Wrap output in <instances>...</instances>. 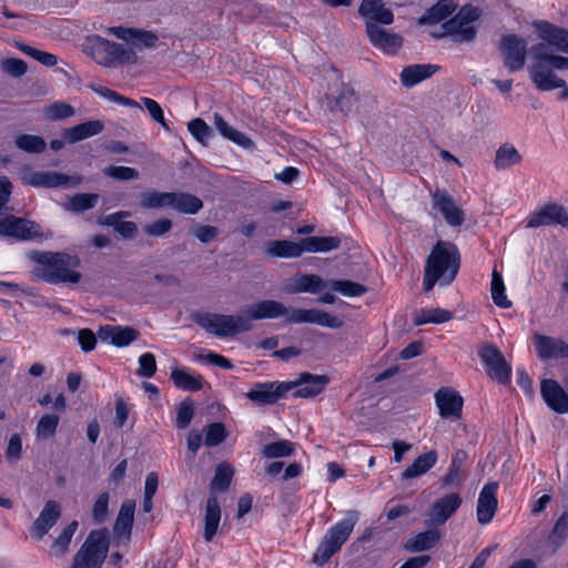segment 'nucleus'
Segmentation results:
<instances>
[{"instance_id":"f257e3e1","label":"nucleus","mask_w":568,"mask_h":568,"mask_svg":"<svg viewBox=\"0 0 568 568\" xmlns=\"http://www.w3.org/2000/svg\"><path fill=\"white\" fill-rule=\"evenodd\" d=\"M248 324L253 321L285 318L288 324L312 323L329 328H339L343 321L321 310L288 308L275 300H262L242 308Z\"/></svg>"},{"instance_id":"f03ea898","label":"nucleus","mask_w":568,"mask_h":568,"mask_svg":"<svg viewBox=\"0 0 568 568\" xmlns=\"http://www.w3.org/2000/svg\"><path fill=\"white\" fill-rule=\"evenodd\" d=\"M29 257L38 264L33 274L39 280L50 284H77L81 281L82 275L77 271L81 261L77 255L32 251Z\"/></svg>"},{"instance_id":"7ed1b4c3","label":"nucleus","mask_w":568,"mask_h":568,"mask_svg":"<svg viewBox=\"0 0 568 568\" xmlns=\"http://www.w3.org/2000/svg\"><path fill=\"white\" fill-rule=\"evenodd\" d=\"M460 267V254L452 242L438 241L426 260L424 270V290L429 292L437 282L450 284Z\"/></svg>"},{"instance_id":"20e7f679","label":"nucleus","mask_w":568,"mask_h":568,"mask_svg":"<svg viewBox=\"0 0 568 568\" xmlns=\"http://www.w3.org/2000/svg\"><path fill=\"white\" fill-rule=\"evenodd\" d=\"M356 510H348L343 520L334 525L324 536L314 555V562L326 564L346 542L358 520Z\"/></svg>"},{"instance_id":"39448f33","label":"nucleus","mask_w":568,"mask_h":568,"mask_svg":"<svg viewBox=\"0 0 568 568\" xmlns=\"http://www.w3.org/2000/svg\"><path fill=\"white\" fill-rule=\"evenodd\" d=\"M194 322L207 333L217 337H233L248 332L253 325L244 318L242 311L237 315L202 313L193 316Z\"/></svg>"},{"instance_id":"423d86ee","label":"nucleus","mask_w":568,"mask_h":568,"mask_svg":"<svg viewBox=\"0 0 568 568\" xmlns=\"http://www.w3.org/2000/svg\"><path fill=\"white\" fill-rule=\"evenodd\" d=\"M91 43V57L101 65L114 67L115 62L121 64H135L138 55L134 49L128 44H121L106 40L100 36L89 38Z\"/></svg>"},{"instance_id":"0eeeda50","label":"nucleus","mask_w":568,"mask_h":568,"mask_svg":"<svg viewBox=\"0 0 568 568\" xmlns=\"http://www.w3.org/2000/svg\"><path fill=\"white\" fill-rule=\"evenodd\" d=\"M109 550L105 529L93 530L73 557L70 568H101Z\"/></svg>"},{"instance_id":"6e6552de","label":"nucleus","mask_w":568,"mask_h":568,"mask_svg":"<svg viewBox=\"0 0 568 568\" xmlns=\"http://www.w3.org/2000/svg\"><path fill=\"white\" fill-rule=\"evenodd\" d=\"M478 355L488 368V375L499 384L507 385L511 377V367L503 353L494 344H484Z\"/></svg>"},{"instance_id":"1a4fd4ad","label":"nucleus","mask_w":568,"mask_h":568,"mask_svg":"<svg viewBox=\"0 0 568 568\" xmlns=\"http://www.w3.org/2000/svg\"><path fill=\"white\" fill-rule=\"evenodd\" d=\"M498 49L503 57L504 65L509 72H515L524 68L527 55V42L517 34L504 36Z\"/></svg>"},{"instance_id":"9d476101","label":"nucleus","mask_w":568,"mask_h":568,"mask_svg":"<svg viewBox=\"0 0 568 568\" xmlns=\"http://www.w3.org/2000/svg\"><path fill=\"white\" fill-rule=\"evenodd\" d=\"M293 388L294 384L284 382L256 383L245 393V397L257 406H267L284 398Z\"/></svg>"},{"instance_id":"9b49d317","label":"nucleus","mask_w":568,"mask_h":568,"mask_svg":"<svg viewBox=\"0 0 568 568\" xmlns=\"http://www.w3.org/2000/svg\"><path fill=\"white\" fill-rule=\"evenodd\" d=\"M328 383L327 375H314L307 372L301 373L296 381L284 382V384H294L292 390L296 398H312L321 394Z\"/></svg>"},{"instance_id":"f8f14e48","label":"nucleus","mask_w":568,"mask_h":568,"mask_svg":"<svg viewBox=\"0 0 568 568\" xmlns=\"http://www.w3.org/2000/svg\"><path fill=\"white\" fill-rule=\"evenodd\" d=\"M549 224L568 226V213L562 205L557 203L544 205L529 216L526 226L536 229Z\"/></svg>"},{"instance_id":"ddd939ff","label":"nucleus","mask_w":568,"mask_h":568,"mask_svg":"<svg viewBox=\"0 0 568 568\" xmlns=\"http://www.w3.org/2000/svg\"><path fill=\"white\" fill-rule=\"evenodd\" d=\"M23 180L27 184L36 187H58L61 185H78L81 183L80 176H69L55 171H31L23 176Z\"/></svg>"},{"instance_id":"4468645a","label":"nucleus","mask_w":568,"mask_h":568,"mask_svg":"<svg viewBox=\"0 0 568 568\" xmlns=\"http://www.w3.org/2000/svg\"><path fill=\"white\" fill-rule=\"evenodd\" d=\"M462 498L458 494H448L437 499L428 511V526H440L460 507Z\"/></svg>"},{"instance_id":"2eb2a0df","label":"nucleus","mask_w":568,"mask_h":568,"mask_svg":"<svg viewBox=\"0 0 568 568\" xmlns=\"http://www.w3.org/2000/svg\"><path fill=\"white\" fill-rule=\"evenodd\" d=\"M432 197L434 209L442 213L447 224L456 227L464 223L463 210L456 205L454 199L446 191L437 189L433 192Z\"/></svg>"},{"instance_id":"dca6fc26","label":"nucleus","mask_w":568,"mask_h":568,"mask_svg":"<svg viewBox=\"0 0 568 568\" xmlns=\"http://www.w3.org/2000/svg\"><path fill=\"white\" fill-rule=\"evenodd\" d=\"M497 489L498 483L489 481L479 493L476 514L478 523L481 525L489 524L496 514L498 506V500L496 497Z\"/></svg>"},{"instance_id":"f3484780","label":"nucleus","mask_w":568,"mask_h":568,"mask_svg":"<svg viewBox=\"0 0 568 568\" xmlns=\"http://www.w3.org/2000/svg\"><path fill=\"white\" fill-rule=\"evenodd\" d=\"M435 402L443 418H459L464 399L450 387H442L435 393Z\"/></svg>"},{"instance_id":"a211bd4d","label":"nucleus","mask_w":568,"mask_h":568,"mask_svg":"<svg viewBox=\"0 0 568 568\" xmlns=\"http://www.w3.org/2000/svg\"><path fill=\"white\" fill-rule=\"evenodd\" d=\"M108 31L139 50L155 47L159 39L153 32L133 28L112 27Z\"/></svg>"},{"instance_id":"6ab92c4d","label":"nucleus","mask_w":568,"mask_h":568,"mask_svg":"<svg viewBox=\"0 0 568 568\" xmlns=\"http://www.w3.org/2000/svg\"><path fill=\"white\" fill-rule=\"evenodd\" d=\"M61 517V506L55 500H49L40 511L38 518L31 525V535L40 540L57 524Z\"/></svg>"},{"instance_id":"aec40b11","label":"nucleus","mask_w":568,"mask_h":568,"mask_svg":"<svg viewBox=\"0 0 568 568\" xmlns=\"http://www.w3.org/2000/svg\"><path fill=\"white\" fill-rule=\"evenodd\" d=\"M358 14L365 20L366 30L369 23L390 24L394 21L392 10L386 8L382 0H362Z\"/></svg>"},{"instance_id":"412c9836","label":"nucleus","mask_w":568,"mask_h":568,"mask_svg":"<svg viewBox=\"0 0 568 568\" xmlns=\"http://www.w3.org/2000/svg\"><path fill=\"white\" fill-rule=\"evenodd\" d=\"M540 393L545 403L558 414L568 413V394L555 379H544L540 384Z\"/></svg>"},{"instance_id":"4be33fe9","label":"nucleus","mask_w":568,"mask_h":568,"mask_svg":"<svg viewBox=\"0 0 568 568\" xmlns=\"http://www.w3.org/2000/svg\"><path fill=\"white\" fill-rule=\"evenodd\" d=\"M539 38L558 51L568 53V29L559 28L548 21H535Z\"/></svg>"},{"instance_id":"5701e85b","label":"nucleus","mask_w":568,"mask_h":568,"mask_svg":"<svg viewBox=\"0 0 568 568\" xmlns=\"http://www.w3.org/2000/svg\"><path fill=\"white\" fill-rule=\"evenodd\" d=\"M442 33H432L434 38L447 36L454 43L471 42L477 34V30L473 24L454 17L442 24Z\"/></svg>"},{"instance_id":"b1692460","label":"nucleus","mask_w":568,"mask_h":568,"mask_svg":"<svg viewBox=\"0 0 568 568\" xmlns=\"http://www.w3.org/2000/svg\"><path fill=\"white\" fill-rule=\"evenodd\" d=\"M366 33L374 47L387 53L396 52L403 43V38L399 34L389 32L378 24L369 23Z\"/></svg>"},{"instance_id":"393cba45","label":"nucleus","mask_w":568,"mask_h":568,"mask_svg":"<svg viewBox=\"0 0 568 568\" xmlns=\"http://www.w3.org/2000/svg\"><path fill=\"white\" fill-rule=\"evenodd\" d=\"M534 339L537 354L541 359L568 357V344L562 339L541 334H536Z\"/></svg>"},{"instance_id":"a878e982","label":"nucleus","mask_w":568,"mask_h":568,"mask_svg":"<svg viewBox=\"0 0 568 568\" xmlns=\"http://www.w3.org/2000/svg\"><path fill=\"white\" fill-rule=\"evenodd\" d=\"M529 73L534 84L541 91L566 88V81L558 78L547 64L532 63L529 68Z\"/></svg>"},{"instance_id":"bb28decb","label":"nucleus","mask_w":568,"mask_h":568,"mask_svg":"<svg viewBox=\"0 0 568 568\" xmlns=\"http://www.w3.org/2000/svg\"><path fill=\"white\" fill-rule=\"evenodd\" d=\"M102 342L110 341L116 347H124L138 339L139 332L129 326L104 325L98 331Z\"/></svg>"},{"instance_id":"cd10ccee","label":"nucleus","mask_w":568,"mask_h":568,"mask_svg":"<svg viewBox=\"0 0 568 568\" xmlns=\"http://www.w3.org/2000/svg\"><path fill=\"white\" fill-rule=\"evenodd\" d=\"M36 226V223L22 217L8 215L0 220V234L22 240H30L37 235V232L33 231Z\"/></svg>"},{"instance_id":"c85d7f7f","label":"nucleus","mask_w":568,"mask_h":568,"mask_svg":"<svg viewBox=\"0 0 568 568\" xmlns=\"http://www.w3.org/2000/svg\"><path fill=\"white\" fill-rule=\"evenodd\" d=\"M104 124L100 120H90L62 131V138L67 143L73 144L84 139L101 133Z\"/></svg>"},{"instance_id":"c756f323","label":"nucleus","mask_w":568,"mask_h":568,"mask_svg":"<svg viewBox=\"0 0 568 568\" xmlns=\"http://www.w3.org/2000/svg\"><path fill=\"white\" fill-rule=\"evenodd\" d=\"M265 253L272 257L291 258L303 254L302 241L271 240L265 243Z\"/></svg>"},{"instance_id":"7c9ffc66","label":"nucleus","mask_w":568,"mask_h":568,"mask_svg":"<svg viewBox=\"0 0 568 568\" xmlns=\"http://www.w3.org/2000/svg\"><path fill=\"white\" fill-rule=\"evenodd\" d=\"M135 503L133 500H125L119 510L113 531L114 535L121 539L130 540L131 530L134 519Z\"/></svg>"},{"instance_id":"2f4dec72","label":"nucleus","mask_w":568,"mask_h":568,"mask_svg":"<svg viewBox=\"0 0 568 568\" xmlns=\"http://www.w3.org/2000/svg\"><path fill=\"white\" fill-rule=\"evenodd\" d=\"M221 520V506L217 497L210 494L205 505L204 539L210 542L216 535Z\"/></svg>"},{"instance_id":"473e14b6","label":"nucleus","mask_w":568,"mask_h":568,"mask_svg":"<svg viewBox=\"0 0 568 568\" xmlns=\"http://www.w3.org/2000/svg\"><path fill=\"white\" fill-rule=\"evenodd\" d=\"M438 70L437 65L413 64L403 69L400 73L402 84L412 88L420 81L430 78Z\"/></svg>"},{"instance_id":"72a5a7b5","label":"nucleus","mask_w":568,"mask_h":568,"mask_svg":"<svg viewBox=\"0 0 568 568\" xmlns=\"http://www.w3.org/2000/svg\"><path fill=\"white\" fill-rule=\"evenodd\" d=\"M437 458L438 455L436 450H429L418 456L414 463L402 473L400 478L407 480L426 474L436 464Z\"/></svg>"},{"instance_id":"f704fd0d","label":"nucleus","mask_w":568,"mask_h":568,"mask_svg":"<svg viewBox=\"0 0 568 568\" xmlns=\"http://www.w3.org/2000/svg\"><path fill=\"white\" fill-rule=\"evenodd\" d=\"M342 240L338 236H308L302 239L303 253H325L337 250Z\"/></svg>"},{"instance_id":"c9c22d12","label":"nucleus","mask_w":568,"mask_h":568,"mask_svg":"<svg viewBox=\"0 0 568 568\" xmlns=\"http://www.w3.org/2000/svg\"><path fill=\"white\" fill-rule=\"evenodd\" d=\"M440 532L436 529H429L423 532H419L412 538H409L404 548L407 551L412 552H420L433 548L437 541L440 539Z\"/></svg>"},{"instance_id":"e433bc0d","label":"nucleus","mask_w":568,"mask_h":568,"mask_svg":"<svg viewBox=\"0 0 568 568\" xmlns=\"http://www.w3.org/2000/svg\"><path fill=\"white\" fill-rule=\"evenodd\" d=\"M170 206L184 214H195L203 207L200 197L183 192H172Z\"/></svg>"},{"instance_id":"4c0bfd02","label":"nucleus","mask_w":568,"mask_h":568,"mask_svg":"<svg viewBox=\"0 0 568 568\" xmlns=\"http://www.w3.org/2000/svg\"><path fill=\"white\" fill-rule=\"evenodd\" d=\"M456 8L453 0H439L418 19L419 24L438 23L449 17Z\"/></svg>"},{"instance_id":"58836bf2","label":"nucleus","mask_w":568,"mask_h":568,"mask_svg":"<svg viewBox=\"0 0 568 568\" xmlns=\"http://www.w3.org/2000/svg\"><path fill=\"white\" fill-rule=\"evenodd\" d=\"M214 125L224 138L231 140L237 145H241L245 149H252L254 146V143L250 138H247L244 133L230 126L227 122L223 119V116L219 113L214 114Z\"/></svg>"},{"instance_id":"ea45409f","label":"nucleus","mask_w":568,"mask_h":568,"mask_svg":"<svg viewBox=\"0 0 568 568\" xmlns=\"http://www.w3.org/2000/svg\"><path fill=\"white\" fill-rule=\"evenodd\" d=\"M214 125L224 138L231 140L237 145H241L245 149H252L254 146V143L250 138H247L244 133L230 126L227 122L223 119V116L219 113L214 114Z\"/></svg>"},{"instance_id":"a19ab883","label":"nucleus","mask_w":568,"mask_h":568,"mask_svg":"<svg viewBox=\"0 0 568 568\" xmlns=\"http://www.w3.org/2000/svg\"><path fill=\"white\" fill-rule=\"evenodd\" d=\"M214 125L224 138L231 140L237 145H241L245 149H252L254 146V143L250 138H247L244 133L230 126L227 122L223 119V116L219 113L214 114Z\"/></svg>"},{"instance_id":"79ce46f5","label":"nucleus","mask_w":568,"mask_h":568,"mask_svg":"<svg viewBox=\"0 0 568 568\" xmlns=\"http://www.w3.org/2000/svg\"><path fill=\"white\" fill-rule=\"evenodd\" d=\"M234 476V468L226 462L220 463L210 484V494L215 491L224 493L230 488Z\"/></svg>"},{"instance_id":"37998d69","label":"nucleus","mask_w":568,"mask_h":568,"mask_svg":"<svg viewBox=\"0 0 568 568\" xmlns=\"http://www.w3.org/2000/svg\"><path fill=\"white\" fill-rule=\"evenodd\" d=\"M326 286H328V282H324L318 275L304 274L294 280V284H293L291 292H293V293L307 292V293L316 294V293L321 292Z\"/></svg>"},{"instance_id":"c03bdc74","label":"nucleus","mask_w":568,"mask_h":568,"mask_svg":"<svg viewBox=\"0 0 568 568\" xmlns=\"http://www.w3.org/2000/svg\"><path fill=\"white\" fill-rule=\"evenodd\" d=\"M171 379L178 388L183 390L196 392L203 387V379L201 376H193L185 369L181 368L172 369Z\"/></svg>"},{"instance_id":"a18cd8bd","label":"nucleus","mask_w":568,"mask_h":568,"mask_svg":"<svg viewBox=\"0 0 568 568\" xmlns=\"http://www.w3.org/2000/svg\"><path fill=\"white\" fill-rule=\"evenodd\" d=\"M295 453L294 443L287 439H280L276 442H272L266 444L261 449V454L266 459L290 457Z\"/></svg>"},{"instance_id":"49530a36","label":"nucleus","mask_w":568,"mask_h":568,"mask_svg":"<svg viewBox=\"0 0 568 568\" xmlns=\"http://www.w3.org/2000/svg\"><path fill=\"white\" fill-rule=\"evenodd\" d=\"M452 318V312L437 307L430 310H420L413 318V323L416 326L424 325L426 323L440 324L446 323Z\"/></svg>"},{"instance_id":"de8ad7c7","label":"nucleus","mask_w":568,"mask_h":568,"mask_svg":"<svg viewBox=\"0 0 568 568\" xmlns=\"http://www.w3.org/2000/svg\"><path fill=\"white\" fill-rule=\"evenodd\" d=\"M79 524L77 520L71 521L62 532L53 540L51 545V554L55 557H63L68 550L74 532Z\"/></svg>"},{"instance_id":"09e8293b","label":"nucleus","mask_w":568,"mask_h":568,"mask_svg":"<svg viewBox=\"0 0 568 568\" xmlns=\"http://www.w3.org/2000/svg\"><path fill=\"white\" fill-rule=\"evenodd\" d=\"M521 161V156L515 146L504 144L496 151L495 166L497 170H505Z\"/></svg>"},{"instance_id":"8fccbe9b","label":"nucleus","mask_w":568,"mask_h":568,"mask_svg":"<svg viewBox=\"0 0 568 568\" xmlns=\"http://www.w3.org/2000/svg\"><path fill=\"white\" fill-rule=\"evenodd\" d=\"M172 192L148 191L140 195V205L143 209H160L170 206Z\"/></svg>"},{"instance_id":"3c124183","label":"nucleus","mask_w":568,"mask_h":568,"mask_svg":"<svg viewBox=\"0 0 568 568\" xmlns=\"http://www.w3.org/2000/svg\"><path fill=\"white\" fill-rule=\"evenodd\" d=\"M356 101L357 98L355 95L354 89L349 85L342 84L338 94L333 99L334 105H329V109L332 111L337 109L341 112L347 114Z\"/></svg>"},{"instance_id":"603ef678","label":"nucleus","mask_w":568,"mask_h":568,"mask_svg":"<svg viewBox=\"0 0 568 568\" xmlns=\"http://www.w3.org/2000/svg\"><path fill=\"white\" fill-rule=\"evenodd\" d=\"M328 286L333 291L349 297L362 296L367 292V287L363 284L348 280H332L328 282Z\"/></svg>"},{"instance_id":"864d4df0","label":"nucleus","mask_w":568,"mask_h":568,"mask_svg":"<svg viewBox=\"0 0 568 568\" xmlns=\"http://www.w3.org/2000/svg\"><path fill=\"white\" fill-rule=\"evenodd\" d=\"M16 146L28 153H42L45 150L47 143L39 135L21 134L14 140Z\"/></svg>"},{"instance_id":"5fc2aeb1","label":"nucleus","mask_w":568,"mask_h":568,"mask_svg":"<svg viewBox=\"0 0 568 568\" xmlns=\"http://www.w3.org/2000/svg\"><path fill=\"white\" fill-rule=\"evenodd\" d=\"M491 297L494 303L503 308L511 306V302L507 300L505 294V284L501 274L494 270L491 274Z\"/></svg>"},{"instance_id":"6e6d98bb","label":"nucleus","mask_w":568,"mask_h":568,"mask_svg":"<svg viewBox=\"0 0 568 568\" xmlns=\"http://www.w3.org/2000/svg\"><path fill=\"white\" fill-rule=\"evenodd\" d=\"M89 89H91L92 91H94L95 93H98L99 95L108 99L109 101H112V102H115V103H119V104H122V105H125V106H130V108H139L141 109V105L139 102H136L135 100L133 99H130V98H126V97H123L121 94H119L118 92L106 88V87H102V85H98V84H94V83H90L88 85Z\"/></svg>"},{"instance_id":"4d7b16f0","label":"nucleus","mask_w":568,"mask_h":568,"mask_svg":"<svg viewBox=\"0 0 568 568\" xmlns=\"http://www.w3.org/2000/svg\"><path fill=\"white\" fill-rule=\"evenodd\" d=\"M98 200V194L79 193L70 199L67 209L74 213H83L94 207Z\"/></svg>"},{"instance_id":"13d9d810","label":"nucleus","mask_w":568,"mask_h":568,"mask_svg":"<svg viewBox=\"0 0 568 568\" xmlns=\"http://www.w3.org/2000/svg\"><path fill=\"white\" fill-rule=\"evenodd\" d=\"M205 439L204 444L209 447H214L223 443L227 437V430L223 423H211L204 428Z\"/></svg>"},{"instance_id":"bf43d9fd","label":"nucleus","mask_w":568,"mask_h":568,"mask_svg":"<svg viewBox=\"0 0 568 568\" xmlns=\"http://www.w3.org/2000/svg\"><path fill=\"white\" fill-rule=\"evenodd\" d=\"M16 47L24 54L31 57L36 61L40 62L45 67H53L58 63V59L54 54L38 50L33 47L24 44L22 42H16Z\"/></svg>"},{"instance_id":"052dcab7","label":"nucleus","mask_w":568,"mask_h":568,"mask_svg":"<svg viewBox=\"0 0 568 568\" xmlns=\"http://www.w3.org/2000/svg\"><path fill=\"white\" fill-rule=\"evenodd\" d=\"M60 417L55 414H45L43 415L37 425L36 433L37 437L47 439L52 437L59 425Z\"/></svg>"},{"instance_id":"680f3d73","label":"nucleus","mask_w":568,"mask_h":568,"mask_svg":"<svg viewBox=\"0 0 568 568\" xmlns=\"http://www.w3.org/2000/svg\"><path fill=\"white\" fill-rule=\"evenodd\" d=\"M75 111L72 105L65 102H54L44 110L45 118L51 121H60L74 115Z\"/></svg>"},{"instance_id":"e2e57ef3","label":"nucleus","mask_w":568,"mask_h":568,"mask_svg":"<svg viewBox=\"0 0 568 568\" xmlns=\"http://www.w3.org/2000/svg\"><path fill=\"white\" fill-rule=\"evenodd\" d=\"M141 101L145 109L148 110L152 120L159 123L166 132H171V128L169 126L164 119V113L161 105L151 98H142Z\"/></svg>"},{"instance_id":"0e129e2a","label":"nucleus","mask_w":568,"mask_h":568,"mask_svg":"<svg viewBox=\"0 0 568 568\" xmlns=\"http://www.w3.org/2000/svg\"><path fill=\"white\" fill-rule=\"evenodd\" d=\"M104 174L119 181H130L139 178V172L134 168L110 165L104 169Z\"/></svg>"},{"instance_id":"69168bd1","label":"nucleus","mask_w":568,"mask_h":568,"mask_svg":"<svg viewBox=\"0 0 568 568\" xmlns=\"http://www.w3.org/2000/svg\"><path fill=\"white\" fill-rule=\"evenodd\" d=\"M1 70L11 77L20 78L27 73L28 65L21 59L8 58L2 60Z\"/></svg>"},{"instance_id":"338daca9","label":"nucleus","mask_w":568,"mask_h":568,"mask_svg":"<svg viewBox=\"0 0 568 568\" xmlns=\"http://www.w3.org/2000/svg\"><path fill=\"white\" fill-rule=\"evenodd\" d=\"M194 415V405L191 399H185L180 403L176 414V427L180 429L186 428Z\"/></svg>"},{"instance_id":"774afa93","label":"nucleus","mask_w":568,"mask_h":568,"mask_svg":"<svg viewBox=\"0 0 568 568\" xmlns=\"http://www.w3.org/2000/svg\"><path fill=\"white\" fill-rule=\"evenodd\" d=\"M187 128L190 133L202 144H205L212 134L210 126L200 118L191 120Z\"/></svg>"}]
</instances>
